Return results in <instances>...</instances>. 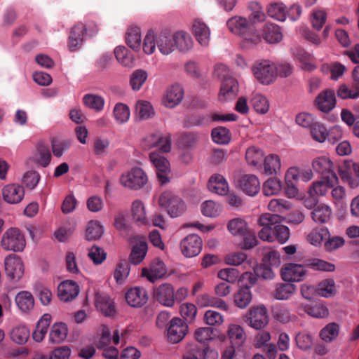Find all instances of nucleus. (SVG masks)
<instances>
[{
	"mask_svg": "<svg viewBox=\"0 0 359 359\" xmlns=\"http://www.w3.org/2000/svg\"><path fill=\"white\" fill-rule=\"evenodd\" d=\"M179 312L182 317L181 319L187 324H191L196 320L198 309L194 304L184 302L180 306Z\"/></svg>",
	"mask_w": 359,
	"mask_h": 359,
	"instance_id": "obj_38",
	"label": "nucleus"
},
{
	"mask_svg": "<svg viewBox=\"0 0 359 359\" xmlns=\"http://www.w3.org/2000/svg\"><path fill=\"white\" fill-rule=\"evenodd\" d=\"M215 76L222 81L218 98L220 102H226L236 97L239 90L238 81L231 76L227 67L217 64L214 69Z\"/></svg>",
	"mask_w": 359,
	"mask_h": 359,
	"instance_id": "obj_2",
	"label": "nucleus"
},
{
	"mask_svg": "<svg viewBox=\"0 0 359 359\" xmlns=\"http://www.w3.org/2000/svg\"><path fill=\"white\" fill-rule=\"evenodd\" d=\"M305 274L306 270L304 266L293 263L286 264L281 271L282 279L290 283L301 281Z\"/></svg>",
	"mask_w": 359,
	"mask_h": 359,
	"instance_id": "obj_17",
	"label": "nucleus"
},
{
	"mask_svg": "<svg viewBox=\"0 0 359 359\" xmlns=\"http://www.w3.org/2000/svg\"><path fill=\"white\" fill-rule=\"evenodd\" d=\"M339 173L341 180L348 183L351 189L359 186V163L351 159H346L339 166Z\"/></svg>",
	"mask_w": 359,
	"mask_h": 359,
	"instance_id": "obj_8",
	"label": "nucleus"
},
{
	"mask_svg": "<svg viewBox=\"0 0 359 359\" xmlns=\"http://www.w3.org/2000/svg\"><path fill=\"white\" fill-rule=\"evenodd\" d=\"M292 208V203L283 198L271 199L268 204V210L277 214H283Z\"/></svg>",
	"mask_w": 359,
	"mask_h": 359,
	"instance_id": "obj_53",
	"label": "nucleus"
},
{
	"mask_svg": "<svg viewBox=\"0 0 359 359\" xmlns=\"http://www.w3.org/2000/svg\"><path fill=\"white\" fill-rule=\"evenodd\" d=\"M226 25L232 33L241 36L247 41H250L253 43L260 41L259 35L255 32L253 25L246 18L237 16L231 18L227 21Z\"/></svg>",
	"mask_w": 359,
	"mask_h": 359,
	"instance_id": "obj_3",
	"label": "nucleus"
},
{
	"mask_svg": "<svg viewBox=\"0 0 359 359\" xmlns=\"http://www.w3.org/2000/svg\"><path fill=\"white\" fill-rule=\"evenodd\" d=\"M68 334V328L64 323H55L50 330L49 339L53 343H60L63 341Z\"/></svg>",
	"mask_w": 359,
	"mask_h": 359,
	"instance_id": "obj_43",
	"label": "nucleus"
},
{
	"mask_svg": "<svg viewBox=\"0 0 359 359\" xmlns=\"http://www.w3.org/2000/svg\"><path fill=\"white\" fill-rule=\"evenodd\" d=\"M227 229L233 236H243L248 230L247 222L240 217L231 219L227 224Z\"/></svg>",
	"mask_w": 359,
	"mask_h": 359,
	"instance_id": "obj_48",
	"label": "nucleus"
},
{
	"mask_svg": "<svg viewBox=\"0 0 359 359\" xmlns=\"http://www.w3.org/2000/svg\"><path fill=\"white\" fill-rule=\"evenodd\" d=\"M148 74L143 69H136L133 72L130 79V84L134 90H139L147 79Z\"/></svg>",
	"mask_w": 359,
	"mask_h": 359,
	"instance_id": "obj_60",
	"label": "nucleus"
},
{
	"mask_svg": "<svg viewBox=\"0 0 359 359\" xmlns=\"http://www.w3.org/2000/svg\"><path fill=\"white\" fill-rule=\"evenodd\" d=\"M252 299V294L248 285H240L238 291L233 295V303L241 309L247 308Z\"/></svg>",
	"mask_w": 359,
	"mask_h": 359,
	"instance_id": "obj_31",
	"label": "nucleus"
},
{
	"mask_svg": "<svg viewBox=\"0 0 359 359\" xmlns=\"http://www.w3.org/2000/svg\"><path fill=\"white\" fill-rule=\"evenodd\" d=\"M296 290V285L289 282L287 283H279L276 285L273 296L278 300H287L294 294Z\"/></svg>",
	"mask_w": 359,
	"mask_h": 359,
	"instance_id": "obj_36",
	"label": "nucleus"
},
{
	"mask_svg": "<svg viewBox=\"0 0 359 359\" xmlns=\"http://www.w3.org/2000/svg\"><path fill=\"white\" fill-rule=\"evenodd\" d=\"M95 306L106 316H112L116 313L114 302L107 295L97 294L95 298Z\"/></svg>",
	"mask_w": 359,
	"mask_h": 359,
	"instance_id": "obj_34",
	"label": "nucleus"
},
{
	"mask_svg": "<svg viewBox=\"0 0 359 359\" xmlns=\"http://www.w3.org/2000/svg\"><path fill=\"white\" fill-rule=\"evenodd\" d=\"M153 165L157 170V175L161 184L169 182L170 165L168 158H151Z\"/></svg>",
	"mask_w": 359,
	"mask_h": 359,
	"instance_id": "obj_33",
	"label": "nucleus"
},
{
	"mask_svg": "<svg viewBox=\"0 0 359 359\" xmlns=\"http://www.w3.org/2000/svg\"><path fill=\"white\" fill-rule=\"evenodd\" d=\"M126 41L130 48L138 51L141 46L140 29L138 27L128 28L126 32Z\"/></svg>",
	"mask_w": 359,
	"mask_h": 359,
	"instance_id": "obj_45",
	"label": "nucleus"
},
{
	"mask_svg": "<svg viewBox=\"0 0 359 359\" xmlns=\"http://www.w3.org/2000/svg\"><path fill=\"white\" fill-rule=\"evenodd\" d=\"M86 31V25L83 23H78L72 28L67 43L70 51H75L81 47Z\"/></svg>",
	"mask_w": 359,
	"mask_h": 359,
	"instance_id": "obj_19",
	"label": "nucleus"
},
{
	"mask_svg": "<svg viewBox=\"0 0 359 359\" xmlns=\"http://www.w3.org/2000/svg\"><path fill=\"white\" fill-rule=\"evenodd\" d=\"M188 330V325L180 318L175 317L167 329L168 340L172 344H177L184 339Z\"/></svg>",
	"mask_w": 359,
	"mask_h": 359,
	"instance_id": "obj_11",
	"label": "nucleus"
},
{
	"mask_svg": "<svg viewBox=\"0 0 359 359\" xmlns=\"http://www.w3.org/2000/svg\"><path fill=\"white\" fill-rule=\"evenodd\" d=\"M6 272L12 280L18 281L24 274V266L21 259L16 255H11L5 259Z\"/></svg>",
	"mask_w": 359,
	"mask_h": 359,
	"instance_id": "obj_15",
	"label": "nucleus"
},
{
	"mask_svg": "<svg viewBox=\"0 0 359 359\" xmlns=\"http://www.w3.org/2000/svg\"><path fill=\"white\" fill-rule=\"evenodd\" d=\"M226 335L233 346H241L247 339L244 328L241 325L236 323H229L227 325Z\"/></svg>",
	"mask_w": 359,
	"mask_h": 359,
	"instance_id": "obj_20",
	"label": "nucleus"
},
{
	"mask_svg": "<svg viewBox=\"0 0 359 359\" xmlns=\"http://www.w3.org/2000/svg\"><path fill=\"white\" fill-rule=\"evenodd\" d=\"M147 182V175L139 167L133 168L120 177L121 185L132 190H139L143 188Z\"/></svg>",
	"mask_w": 359,
	"mask_h": 359,
	"instance_id": "obj_4",
	"label": "nucleus"
},
{
	"mask_svg": "<svg viewBox=\"0 0 359 359\" xmlns=\"http://www.w3.org/2000/svg\"><path fill=\"white\" fill-rule=\"evenodd\" d=\"M2 195L8 203H19L25 196L24 187L16 184L6 185L2 190Z\"/></svg>",
	"mask_w": 359,
	"mask_h": 359,
	"instance_id": "obj_23",
	"label": "nucleus"
},
{
	"mask_svg": "<svg viewBox=\"0 0 359 359\" xmlns=\"http://www.w3.org/2000/svg\"><path fill=\"white\" fill-rule=\"evenodd\" d=\"M295 341L299 348L303 351H309L313 346V337L308 332H300L296 334Z\"/></svg>",
	"mask_w": 359,
	"mask_h": 359,
	"instance_id": "obj_55",
	"label": "nucleus"
},
{
	"mask_svg": "<svg viewBox=\"0 0 359 359\" xmlns=\"http://www.w3.org/2000/svg\"><path fill=\"white\" fill-rule=\"evenodd\" d=\"M130 271L129 264L125 260L119 261L115 267L114 271V278L116 283L118 285H123L127 280Z\"/></svg>",
	"mask_w": 359,
	"mask_h": 359,
	"instance_id": "obj_46",
	"label": "nucleus"
},
{
	"mask_svg": "<svg viewBox=\"0 0 359 359\" xmlns=\"http://www.w3.org/2000/svg\"><path fill=\"white\" fill-rule=\"evenodd\" d=\"M238 187L250 196H256L260 190L259 178L252 174H245L238 180Z\"/></svg>",
	"mask_w": 359,
	"mask_h": 359,
	"instance_id": "obj_16",
	"label": "nucleus"
},
{
	"mask_svg": "<svg viewBox=\"0 0 359 359\" xmlns=\"http://www.w3.org/2000/svg\"><path fill=\"white\" fill-rule=\"evenodd\" d=\"M148 250L147 243L140 241L135 244L130 255V261L134 264L141 263L147 255Z\"/></svg>",
	"mask_w": 359,
	"mask_h": 359,
	"instance_id": "obj_42",
	"label": "nucleus"
},
{
	"mask_svg": "<svg viewBox=\"0 0 359 359\" xmlns=\"http://www.w3.org/2000/svg\"><path fill=\"white\" fill-rule=\"evenodd\" d=\"M192 32L200 44L203 46L208 45L210 32L205 22L200 20H195L192 25Z\"/></svg>",
	"mask_w": 359,
	"mask_h": 359,
	"instance_id": "obj_30",
	"label": "nucleus"
},
{
	"mask_svg": "<svg viewBox=\"0 0 359 359\" xmlns=\"http://www.w3.org/2000/svg\"><path fill=\"white\" fill-rule=\"evenodd\" d=\"M269 321L268 311L264 305H259L250 309L247 313L248 325L255 330L265 327Z\"/></svg>",
	"mask_w": 359,
	"mask_h": 359,
	"instance_id": "obj_9",
	"label": "nucleus"
},
{
	"mask_svg": "<svg viewBox=\"0 0 359 359\" xmlns=\"http://www.w3.org/2000/svg\"><path fill=\"white\" fill-rule=\"evenodd\" d=\"M156 46L159 51L163 55H169L175 50V41L173 35L167 31L156 34Z\"/></svg>",
	"mask_w": 359,
	"mask_h": 359,
	"instance_id": "obj_27",
	"label": "nucleus"
},
{
	"mask_svg": "<svg viewBox=\"0 0 359 359\" xmlns=\"http://www.w3.org/2000/svg\"><path fill=\"white\" fill-rule=\"evenodd\" d=\"M104 233V226L97 220H91L88 222L86 228V238L88 241L100 239Z\"/></svg>",
	"mask_w": 359,
	"mask_h": 359,
	"instance_id": "obj_41",
	"label": "nucleus"
},
{
	"mask_svg": "<svg viewBox=\"0 0 359 359\" xmlns=\"http://www.w3.org/2000/svg\"><path fill=\"white\" fill-rule=\"evenodd\" d=\"M84 104L95 111H101L103 109L104 100L99 95L93 94H86L83 98Z\"/></svg>",
	"mask_w": 359,
	"mask_h": 359,
	"instance_id": "obj_61",
	"label": "nucleus"
},
{
	"mask_svg": "<svg viewBox=\"0 0 359 359\" xmlns=\"http://www.w3.org/2000/svg\"><path fill=\"white\" fill-rule=\"evenodd\" d=\"M217 278L229 283H235L239 277V271L235 268H224L217 272Z\"/></svg>",
	"mask_w": 359,
	"mask_h": 359,
	"instance_id": "obj_62",
	"label": "nucleus"
},
{
	"mask_svg": "<svg viewBox=\"0 0 359 359\" xmlns=\"http://www.w3.org/2000/svg\"><path fill=\"white\" fill-rule=\"evenodd\" d=\"M173 40L175 41V50L178 49L181 52H186L192 46V39L187 32H177L173 34Z\"/></svg>",
	"mask_w": 359,
	"mask_h": 359,
	"instance_id": "obj_40",
	"label": "nucleus"
},
{
	"mask_svg": "<svg viewBox=\"0 0 359 359\" xmlns=\"http://www.w3.org/2000/svg\"><path fill=\"white\" fill-rule=\"evenodd\" d=\"M268 15L279 21H284L286 17L287 8L283 3H273L267 8Z\"/></svg>",
	"mask_w": 359,
	"mask_h": 359,
	"instance_id": "obj_57",
	"label": "nucleus"
},
{
	"mask_svg": "<svg viewBox=\"0 0 359 359\" xmlns=\"http://www.w3.org/2000/svg\"><path fill=\"white\" fill-rule=\"evenodd\" d=\"M277 215L264 213L257 220V224L261 228L258 232V237L263 241L269 243L278 241L283 244L290 237V230L287 226L276 224Z\"/></svg>",
	"mask_w": 359,
	"mask_h": 359,
	"instance_id": "obj_1",
	"label": "nucleus"
},
{
	"mask_svg": "<svg viewBox=\"0 0 359 359\" xmlns=\"http://www.w3.org/2000/svg\"><path fill=\"white\" fill-rule=\"evenodd\" d=\"M76 226V224L74 221L67 220L54 231V239L60 243L67 242L74 232Z\"/></svg>",
	"mask_w": 359,
	"mask_h": 359,
	"instance_id": "obj_32",
	"label": "nucleus"
},
{
	"mask_svg": "<svg viewBox=\"0 0 359 359\" xmlns=\"http://www.w3.org/2000/svg\"><path fill=\"white\" fill-rule=\"evenodd\" d=\"M251 103L254 109L258 113L264 114L269 111V102L266 97L263 96L262 95H255L251 100Z\"/></svg>",
	"mask_w": 359,
	"mask_h": 359,
	"instance_id": "obj_63",
	"label": "nucleus"
},
{
	"mask_svg": "<svg viewBox=\"0 0 359 359\" xmlns=\"http://www.w3.org/2000/svg\"><path fill=\"white\" fill-rule=\"evenodd\" d=\"M29 330L25 325H17L11 332V339L18 344L26 343L29 337Z\"/></svg>",
	"mask_w": 359,
	"mask_h": 359,
	"instance_id": "obj_54",
	"label": "nucleus"
},
{
	"mask_svg": "<svg viewBox=\"0 0 359 359\" xmlns=\"http://www.w3.org/2000/svg\"><path fill=\"white\" fill-rule=\"evenodd\" d=\"M88 256L94 264L100 265L106 259L107 253L103 248L93 245L88 249Z\"/></svg>",
	"mask_w": 359,
	"mask_h": 359,
	"instance_id": "obj_64",
	"label": "nucleus"
},
{
	"mask_svg": "<svg viewBox=\"0 0 359 359\" xmlns=\"http://www.w3.org/2000/svg\"><path fill=\"white\" fill-rule=\"evenodd\" d=\"M184 92L182 86L173 84L166 90L164 96V104L167 107L173 108L178 105L184 98Z\"/></svg>",
	"mask_w": 359,
	"mask_h": 359,
	"instance_id": "obj_22",
	"label": "nucleus"
},
{
	"mask_svg": "<svg viewBox=\"0 0 359 359\" xmlns=\"http://www.w3.org/2000/svg\"><path fill=\"white\" fill-rule=\"evenodd\" d=\"M338 183V177L336 174L323 177L320 181L312 183L308 192L311 197L323 196L328 191Z\"/></svg>",
	"mask_w": 359,
	"mask_h": 359,
	"instance_id": "obj_12",
	"label": "nucleus"
},
{
	"mask_svg": "<svg viewBox=\"0 0 359 359\" xmlns=\"http://www.w3.org/2000/svg\"><path fill=\"white\" fill-rule=\"evenodd\" d=\"M116 60L125 67H132L133 65V56L124 46H118L114 50Z\"/></svg>",
	"mask_w": 359,
	"mask_h": 359,
	"instance_id": "obj_56",
	"label": "nucleus"
},
{
	"mask_svg": "<svg viewBox=\"0 0 359 359\" xmlns=\"http://www.w3.org/2000/svg\"><path fill=\"white\" fill-rule=\"evenodd\" d=\"M262 162H255L254 160L249 162L250 164L257 165V169L261 172H264L267 175L277 174L281 168V163L280 158H259Z\"/></svg>",
	"mask_w": 359,
	"mask_h": 359,
	"instance_id": "obj_26",
	"label": "nucleus"
},
{
	"mask_svg": "<svg viewBox=\"0 0 359 359\" xmlns=\"http://www.w3.org/2000/svg\"><path fill=\"white\" fill-rule=\"evenodd\" d=\"M57 291L59 298L66 302H70L77 297L79 288L76 282L67 280L59 285Z\"/></svg>",
	"mask_w": 359,
	"mask_h": 359,
	"instance_id": "obj_21",
	"label": "nucleus"
},
{
	"mask_svg": "<svg viewBox=\"0 0 359 359\" xmlns=\"http://www.w3.org/2000/svg\"><path fill=\"white\" fill-rule=\"evenodd\" d=\"M180 246L182 255L186 257L191 258L200 254L203 241L199 236L191 233L181 241Z\"/></svg>",
	"mask_w": 359,
	"mask_h": 359,
	"instance_id": "obj_10",
	"label": "nucleus"
},
{
	"mask_svg": "<svg viewBox=\"0 0 359 359\" xmlns=\"http://www.w3.org/2000/svg\"><path fill=\"white\" fill-rule=\"evenodd\" d=\"M131 215L133 221L140 226H148L149 219L147 217L146 208L140 200H135L131 205Z\"/></svg>",
	"mask_w": 359,
	"mask_h": 359,
	"instance_id": "obj_29",
	"label": "nucleus"
},
{
	"mask_svg": "<svg viewBox=\"0 0 359 359\" xmlns=\"http://www.w3.org/2000/svg\"><path fill=\"white\" fill-rule=\"evenodd\" d=\"M317 293L323 297H330L336 294L337 289L335 282L333 279H325L322 280L317 286Z\"/></svg>",
	"mask_w": 359,
	"mask_h": 359,
	"instance_id": "obj_52",
	"label": "nucleus"
},
{
	"mask_svg": "<svg viewBox=\"0 0 359 359\" xmlns=\"http://www.w3.org/2000/svg\"><path fill=\"white\" fill-rule=\"evenodd\" d=\"M53 154L57 157L62 156L65 151L69 149L72 145L70 140L63 137H54L51 140Z\"/></svg>",
	"mask_w": 359,
	"mask_h": 359,
	"instance_id": "obj_51",
	"label": "nucleus"
},
{
	"mask_svg": "<svg viewBox=\"0 0 359 359\" xmlns=\"http://www.w3.org/2000/svg\"><path fill=\"white\" fill-rule=\"evenodd\" d=\"M158 204L165 208L168 214L172 218L182 215L186 210L185 203L170 191H165L161 194Z\"/></svg>",
	"mask_w": 359,
	"mask_h": 359,
	"instance_id": "obj_5",
	"label": "nucleus"
},
{
	"mask_svg": "<svg viewBox=\"0 0 359 359\" xmlns=\"http://www.w3.org/2000/svg\"><path fill=\"white\" fill-rule=\"evenodd\" d=\"M208 190L219 196H226L229 191L226 180L219 174L212 175L208 182Z\"/></svg>",
	"mask_w": 359,
	"mask_h": 359,
	"instance_id": "obj_24",
	"label": "nucleus"
},
{
	"mask_svg": "<svg viewBox=\"0 0 359 359\" xmlns=\"http://www.w3.org/2000/svg\"><path fill=\"white\" fill-rule=\"evenodd\" d=\"M332 213V209L330 205L320 204L312 212V219L318 224L327 223L330 219Z\"/></svg>",
	"mask_w": 359,
	"mask_h": 359,
	"instance_id": "obj_39",
	"label": "nucleus"
},
{
	"mask_svg": "<svg viewBox=\"0 0 359 359\" xmlns=\"http://www.w3.org/2000/svg\"><path fill=\"white\" fill-rule=\"evenodd\" d=\"M167 273V268L164 262L159 258H155L148 267L142 269L141 275L149 281H155L163 278Z\"/></svg>",
	"mask_w": 359,
	"mask_h": 359,
	"instance_id": "obj_13",
	"label": "nucleus"
},
{
	"mask_svg": "<svg viewBox=\"0 0 359 359\" xmlns=\"http://www.w3.org/2000/svg\"><path fill=\"white\" fill-rule=\"evenodd\" d=\"M316 102L320 111L323 112L330 111L336 105L334 92L332 90H325L318 95Z\"/></svg>",
	"mask_w": 359,
	"mask_h": 359,
	"instance_id": "obj_28",
	"label": "nucleus"
},
{
	"mask_svg": "<svg viewBox=\"0 0 359 359\" xmlns=\"http://www.w3.org/2000/svg\"><path fill=\"white\" fill-rule=\"evenodd\" d=\"M125 297L128 304L134 308L142 307L148 301L147 292L142 287L130 288L126 292Z\"/></svg>",
	"mask_w": 359,
	"mask_h": 359,
	"instance_id": "obj_18",
	"label": "nucleus"
},
{
	"mask_svg": "<svg viewBox=\"0 0 359 359\" xmlns=\"http://www.w3.org/2000/svg\"><path fill=\"white\" fill-rule=\"evenodd\" d=\"M252 72L255 77L264 85H269L276 78V66L269 60L256 62Z\"/></svg>",
	"mask_w": 359,
	"mask_h": 359,
	"instance_id": "obj_7",
	"label": "nucleus"
},
{
	"mask_svg": "<svg viewBox=\"0 0 359 359\" xmlns=\"http://www.w3.org/2000/svg\"><path fill=\"white\" fill-rule=\"evenodd\" d=\"M260 39H264L268 43H276L283 39V34L280 27L273 23H266L259 34Z\"/></svg>",
	"mask_w": 359,
	"mask_h": 359,
	"instance_id": "obj_25",
	"label": "nucleus"
},
{
	"mask_svg": "<svg viewBox=\"0 0 359 359\" xmlns=\"http://www.w3.org/2000/svg\"><path fill=\"white\" fill-rule=\"evenodd\" d=\"M18 308L23 312H27L34 307V301L32 294L27 291L19 292L15 297Z\"/></svg>",
	"mask_w": 359,
	"mask_h": 359,
	"instance_id": "obj_47",
	"label": "nucleus"
},
{
	"mask_svg": "<svg viewBox=\"0 0 359 359\" xmlns=\"http://www.w3.org/2000/svg\"><path fill=\"white\" fill-rule=\"evenodd\" d=\"M340 327L335 323L326 325L320 332V338L325 343H331L335 340L339 334Z\"/></svg>",
	"mask_w": 359,
	"mask_h": 359,
	"instance_id": "obj_44",
	"label": "nucleus"
},
{
	"mask_svg": "<svg viewBox=\"0 0 359 359\" xmlns=\"http://www.w3.org/2000/svg\"><path fill=\"white\" fill-rule=\"evenodd\" d=\"M332 202L338 210H344L347 205L346 189L340 185L333 187L331 191Z\"/></svg>",
	"mask_w": 359,
	"mask_h": 359,
	"instance_id": "obj_35",
	"label": "nucleus"
},
{
	"mask_svg": "<svg viewBox=\"0 0 359 359\" xmlns=\"http://www.w3.org/2000/svg\"><path fill=\"white\" fill-rule=\"evenodd\" d=\"M330 238V232L325 228L315 229L307 236V241L314 246L321 245Z\"/></svg>",
	"mask_w": 359,
	"mask_h": 359,
	"instance_id": "obj_50",
	"label": "nucleus"
},
{
	"mask_svg": "<svg viewBox=\"0 0 359 359\" xmlns=\"http://www.w3.org/2000/svg\"><path fill=\"white\" fill-rule=\"evenodd\" d=\"M201 213L206 217H217L223 210L222 205L212 200H207L201 205Z\"/></svg>",
	"mask_w": 359,
	"mask_h": 359,
	"instance_id": "obj_37",
	"label": "nucleus"
},
{
	"mask_svg": "<svg viewBox=\"0 0 359 359\" xmlns=\"http://www.w3.org/2000/svg\"><path fill=\"white\" fill-rule=\"evenodd\" d=\"M312 164L314 170L322 175L326 173H330V175L335 174L333 172V163L330 158H316Z\"/></svg>",
	"mask_w": 359,
	"mask_h": 359,
	"instance_id": "obj_59",
	"label": "nucleus"
},
{
	"mask_svg": "<svg viewBox=\"0 0 359 359\" xmlns=\"http://www.w3.org/2000/svg\"><path fill=\"white\" fill-rule=\"evenodd\" d=\"M212 140L220 144H228L231 140V134L229 129L224 127H217L212 130Z\"/></svg>",
	"mask_w": 359,
	"mask_h": 359,
	"instance_id": "obj_58",
	"label": "nucleus"
},
{
	"mask_svg": "<svg viewBox=\"0 0 359 359\" xmlns=\"http://www.w3.org/2000/svg\"><path fill=\"white\" fill-rule=\"evenodd\" d=\"M26 245L24 235L17 228L8 229L1 238V246L6 250L21 252Z\"/></svg>",
	"mask_w": 359,
	"mask_h": 359,
	"instance_id": "obj_6",
	"label": "nucleus"
},
{
	"mask_svg": "<svg viewBox=\"0 0 359 359\" xmlns=\"http://www.w3.org/2000/svg\"><path fill=\"white\" fill-rule=\"evenodd\" d=\"M174 296L175 289L170 283H162L154 290L155 299L163 306L167 307L174 306Z\"/></svg>",
	"mask_w": 359,
	"mask_h": 359,
	"instance_id": "obj_14",
	"label": "nucleus"
},
{
	"mask_svg": "<svg viewBox=\"0 0 359 359\" xmlns=\"http://www.w3.org/2000/svg\"><path fill=\"white\" fill-rule=\"evenodd\" d=\"M282 190V182L277 178H269L264 182L262 191L266 196L278 195Z\"/></svg>",
	"mask_w": 359,
	"mask_h": 359,
	"instance_id": "obj_49",
	"label": "nucleus"
}]
</instances>
